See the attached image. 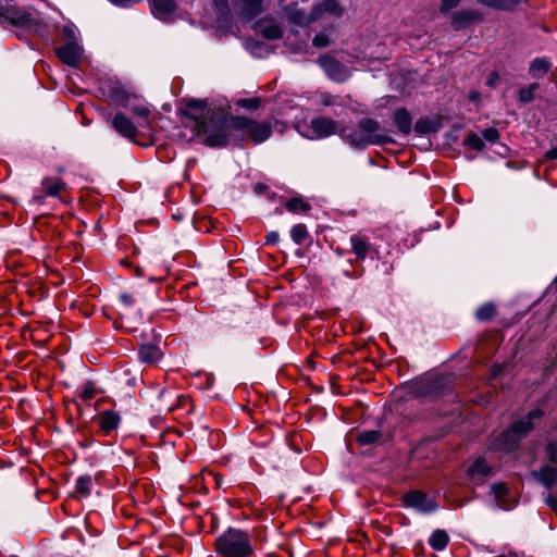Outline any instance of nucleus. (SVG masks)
<instances>
[{
    "instance_id": "obj_38",
    "label": "nucleus",
    "mask_w": 557,
    "mask_h": 557,
    "mask_svg": "<svg viewBox=\"0 0 557 557\" xmlns=\"http://www.w3.org/2000/svg\"><path fill=\"white\" fill-rule=\"evenodd\" d=\"M312 44L317 48H324L331 44V40L327 34L319 33L313 37Z\"/></svg>"
},
{
    "instance_id": "obj_49",
    "label": "nucleus",
    "mask_w": 557,
    "mask_h": 557,
    "mask_svg": "<svg viewBox=\"0 0 557 557\" xmlns=\"http://www.w3.org/2000/svg\"><path fill=\"white\" fill-rule=\"evenodd\" d=\"M470 101L474 103H479L481 100V92L478 90H471L468 95Z\"/></svg>"
},
{
    "instance_id": "obj_44",
    "label": "nucleus",
    "mask_w": 557,
    "mask_h": 557,
    "mask_svg": "<svg viewBox=\"0 0 557 557\" xmlns=\"http://www.w3.org/2000/svg\"><path fill=\"white\" fill-rule=\"evenodd\" d=\"M321 103L323 106H326V107L327 106H334V104H336V97H334L332 95H327V94L322 95L321 96Z\"/></svg>"
},
{
    "instance_id": "obj_53",
    "label": "nucleus",
    "mask_w": 557,
    "mask_h": 557,
    "mask_svg": "<svg viewBox=\"0 0 557 557\" xmlns=\"http://www.w3.org/2000/svg\"><path fill=\"white\" fill-rule=\"evenodd\" d=\"M553 284L557 287V276L555 277Z\"/></svg>"
},
{
    "instance_id": "obj_3",
    "label": "nucleus",
    "mask_w": 557,
    "mask_h": 557,
    "mask_svg": "<svg viewBox=\"0 0 557 557\" xmlns=\"http://www.w3.org/2000/svg\"><path fill=\"white\" fill-rule=\"evenodd\" d=\"M215 550L223 557H250L253 553L249 532L228 528L215 539Z\"/></svg>"
},
{
    "instance_id": "obj_23",
    "label": "nucleus",
    "mask_w": 557,
    "mask_h": 557,
    "mask_svg": "<svg viewBox=\"0 0 557 557\" xmlns=\"http://www.w3.org/2000/svg\"><path fill=\"white\" fill-rule=\"evenodd\" d=\"M263 0H237V4L240 8L243 14L249 17H253L261 13Z\"/></svg>"
},
{
    "instance_id": "obj_42",
    "label": "nucleus",
    "mask_w": 557,
    "mask_h": 557,
    "mask_svg": "<svg viewBox=\"0 0 557 557\" xmlns=\"http://www.w3.org/2000/svg\"><path fill=\"white\" fill-rule=\"evenodd\" d=\"M482 137L490 143H495L499 138V133L496 128L490 127L483 131Z\"/></svg>"
},
{
    "instance_id": "obj_30",
    "label": "nucleus",
    "mask_w": 557,
    "mask_h": 557,
    "mask_svg": "<svg viewBox=\"0 0 557 557\" xmlns=\"http://www.w3.org/2000/svg\"><path fill=\"white\" fill-rule=\"evenodd\" d=\"M496 313V308L493 304H484L480 306L475 311V318L479 321H488L491 320Z\"/></svg>"
},
{
    "instance_id": "obj_45",
    "label": "nucleus",
    "mask_w": 557,
    "mask_h": 557,
    "mask_svg": "<svg viewBox=\"0 0 557 557\" xmlns=\"http://www.w3.org/2000/svg\"><path fill=\"white\" fill-rule=\"evenodd\" d=\"M132 111L134 114L138 115V116H141V117H147L148 114H149V110L147 107H144V106H140V107H133L132 108Z\"/></svg>"
},
{
    "instance_id": "obj_19",
    "label": "nucleus",
    "mask_w": 557,
    "mask_h": 557,
    "mask_svg": "<svg viewBox=\"0 0 557 557\" xmlns=\"http://www.w3.org/2000/svg\"><path fill=\"white\" fill-rule=\"evenodd\" d=\"M138 356L140 361L153 363L160 360L162 352L160 348L153 344H143L139 347Z\"/></svg>"
},
{
    "instance_id": "obj_4",
    "label": "nucleus",
    "mask_w": 557,
    "mask_h": 557,
    "mask_svg": "<svg viewBox=\"0 0 557 557\" xmlns=\"http://www.w3.org/2000/svg\"><path fill=\"white\" fill-rule=\"evenodd\" d=\"M4 22L41 36L47 33V25L41 14L36 10L21 9L15 5H0V24Z\"/></svg>"
},
{
    "instance_id": "obj_13",
    "label": "nucleus",
    "mask_w": 557,
    "mask_h": 557,
    "mask_svg": "<svg viewBox=\"0 0 557 557\" xmlns=\"http://www.w3.org/2000/svg\"><path fill=\"white\" fill-rule=\"evenodd\" d=\"M111 126L121 136L134 140L137 135V127L135 124L123 113H117L111 121Z\"/></svg>"
},
{
    "instance_id": "obj_28",
    "label": "nucleus",
    "mask_w": 557,
    "mask_h": 557,
    "mask_svg": "<svg viewBox=\"0 0 557 557\" xmlns=\"http://www.w3.org/2000/svg\"><path fill=\"white\" fill-rule=\"evenodd\" d=\"M92 481L88 475L79 476L75 483V497H87L91 491Z\"/></svg>"
},
{
    "instance_id": "obj_35",
    "label": "nucleus",
    "mask_w": 557,
    "mask_h": 557,
    "mask_svg": "<svg viewBox=\"0 0 557 557\" xmlns=\"http://www.w3.org/2000/svg\"><path fill=\"white\" fill-rule=\"evenodd\" d=\"M236 104L240 108L247 109V110H256L261 104V99L258 97L249 98V99H239L237 100Z\"/></svg>"
},
{
    "instance_id": "obj_17",
    "label": "nucleus",
    "mask_w": 557,
    "mask_h": 557,
    "mask_svg": "<svg viewBox=\"0 0 557 557\" xmlns=\"http://www.w3.org/2000/svg\"><path fill=\"white\" fill-rule=\"evenodd\" d=\"M151 13L161 21L171 20L176 10L175 0H151Z\"/></svg>"
},
{
    "instance_id": "obj_34",
    "label": "nucleus",
    "mask_w": 557,
    "mask_h": 557,
    "mask_svg": "<svg viewBox=\"0 0 557 557\" xmlns=\"http://www.w3.org/2000/svg\"><path fill=\"white\" fill-rule=\"evenodd\" d=\"M282 29L277 25H269L263 27L262 35L263 37L274 40L282 37Z\"/></svg>"
},
{
    "instance_id": "obj_47",
    "label": "nucleus",
    "mask_w": 557,
    "mask_h": 557,
    "mask_svg": "<svg viewBox=\"0 0 557 557\" xmlns=\"http://www.w3.org/2000/svg\"><path fill=\"white\" fill-rule=\"evenodd\" d=\"M120 299L125 306H133L135 304L134 297L126 293L121 294Z\"/></svg>"
},
{
    "instance_id": "obj_10",
    "label": "nucleus",
    "mask_w": 557,
    "mask_h": 557,
    "mask_svg": "<svg viewBox=\"0 0 557 557\" xmlns=\"http://www.w3.org/2000/svg\"><path fill=\"white\" fill-rule=\"evenodd\" d=\"M343 13H344V9L339 5L338 1L323 0L319 3H317L312 8L307 21L317 22L326 15L333 16V17H339L343 15Z\"/></svg>"
},
{
    "instance_id": "obj_12",
    "label": "nucleus",
    "mask_w": 557,
    "mask_h": 557,
    "mask_svg": "<svg viewBox=\"0 0 557 557\" xmlns=\"http://www.w3.org/2000/svg\"><path fill=\"white\" fill-rule=\"evenodd\" d=\"M483 15L471 9L459 10L450 15V23L455 30L467 28L473 22H482Z\"/></svg>"
},
{
    "instance_id": "obj_37",
    "label": "nucleus",
    "mask_w": 557,
    "mask_h": 557,
    "mask_svg": "<svg viewBox=\"0 0 557 557\" xmlns=\"http://www.w3.org/2000/svg\"><path fill=\"white\" fill-rule=\"evenodd\" d=\"M463 0H442L440 5V12L447 14L451 10L456 9Z\"/></svg>"
},
{
    "instance_id": "obj_27",
    "label": "nucleus",
    "mask_w": 557,
    "mask_h": 557,
    "mask_svg": "<svg viewBox=\"0 0 557 557\" xmlns=\"http://www.w3.org/2000/svg\"><path fill=\"white\" fill-rule=\"evenodd\" d=\"M449 543V536L444 530H435L430 539L429 544L435 550H443Z\"/></svg>"
},
{
    "instance_id": "obj_11",
    "label": "nucleus",
    "mask_w": 557,
    "mask_h": 557,
    "mask_svg": "<svg viewBox=\"0 0 557 557\" xmlns=\"http://www.w3.org/2000/svg\"><path fill=\"white\" fill-rule=\"evenodd\" d=\"M66 188V183L58 177H45L41 181L40 194L34 195L35 203H42L46 197H60V193Z\"/></svg>"
},
{
    "instance_id": "obj_33",
    "label": "nucleus",
    "mask_w": 557,
    "mask_h": 557,
    "mask_svg": "<svg viewBox=\"0 0 557 557\" xmlns=\"http://www.w3.org/2000/svg\"><path fill=\"white\" fill-rule=\"evenodd\" d=\"M465 143L467 146H469L471 149L480 151L484 148V141L483 138L479 135L472 133L467 136L465 139Z\"/></svg>"
},
{
    "instance_id": "obj_41",
    "label": "nucleus",
    "mask_w": 557,
    "mask_h": 557,
    "mask_svg": "<svg viewBox=\"0 0 557 557\" xmlns=\"http://www.w3.org/2000/svg\"><path fill=\"white\" fill-rule=\"evenodd\" d=\"M546 455L550 462L557 465V442H549L547 444Z\"/></svg>"
},
{
    "instance_id": "obj_15",
    "label": "nucleus",
    "mask_w": 557,
    "mask_h": 557,
    "mask_svg": "<svg viewBox=\"0 0 557 557\" xmlns=\"http://www.w3.org/2000/svg\"><path fill=\"white\" fill-rule=\"evenodd\" d=\"M82 48L75 42H69L57 48L58 58L70 66H76L82 58Z\"/></svg>"
},
{
    "instance_id": "obj_8",
    "label": "nucleus",
    "mask_w": 557,
    "mask_h": 557,
    "mask_svg": "<svg viewBox=\"0 0 557 557\" xmlns=\"http://www.w3.org/2000/svg\"><path fill=\"white\" fill-rule=\"evenodd\" d=\"M319 64L325 74L333 81L342 83L349 78L351 71L330 54L319 58Z\"/></svg>"
},
{
    "instance_id": "obj_51",
    "label": "nucleus",
    "mask_w": 557,
    "mask_h": 557,
    "mask_svg": "<svg viewBox=\"0 0 557 557\" xmlns=\"http://www.w3.org/2000/svg\"><path fill=\"white\" fill-rule=\"evenodd\" d=\"M267 189V186L264 184L258 183L253 186V190L256 194H261Z\"/></svg>"
},
{
    "instance_id": "obj_46",
    "label": "nucleus",
    "mask_w": 557,
    "mask_h": 557,
    "mask_svg": "<svg viewBox=\"0 0 557 557\" xmlns=\"http://www.w3.org/2000/svg\"><path fill=\"white\" fill-rule=\"evenodd\" d=\"M280 240V235L277 232H270L269 234H267L265 236V242L267 244L269 245H275L277 244Z\"/></svg>"
},
{
    "instance_id": "obj_52",
    "label": "nucleus",
    "mask_w": 557,
    "mask_h": 557,
    "mask_svg": "<svg viewBox=\"0 0 557 557\" xmlns=\"http://www.w3.org/2000/svg\"><path fill=\"white\" fill-rule=\"evenodd\" d=\"M335 252H336L338 256H343V255H344V251H343V250H341L339 248H337V249L335 250Z\"/></svg>"
},
{
    "instance_id": "obj_43",
    "label": "nucleus",
    "mask_w": 557,
    "mask_h": 557,
    "mask_svg": "<svg viewBox=\"0 0 557 557\" xmlns=\"http://www.w3.org/2000/svg\"><path fill=\"white\" fill-rule=\"evenodd\" d=\"M499 81V74L496 72V71H493L487 79H486V85L491 88H494L496 87L497 83Z\"/></svg>"
},
{
    "instance_id": "obj_2",
    "label": "nucleus",
    "mask_w": 557,
    "mask_h": 557,
    "mask_svg": "<svg viewBox=\"0 0 557 557\" xmlns=\"http://www.w3.org/2000/svg\"><path fill=\"white\" fill-rule=\"evenodd\" d=\"M338 136L351 147L359 149L391 141L381 133L379 122L370 117L361 119L356 127L341 126Z\"/></svg>"
},
{
    "instance_id": "obj_18",
    "label": "nucleus",
    "mask_w": 557,
    "mask_h": 557,
    "mask_svg": "<svg viewBox=\"0 0 557 557\" xmlns=\"http://www.w3.org/2000/svg\"><path fill=\"white\" fill-rule=\"evenodd\" d=\"M532 475L546 487H552L557 482V469L550 466H543L540 470L533 471Z\"/></svg>"
},
{
    "instance_id": "obj_31",
    "label": "nucleus",
    "mask_w": 557,
    "mask_h": 557,
    "mask_svg": "<svg viewBox=\"0 0 557 557\" xmlns=\"http://www.w3.org/2000/svg\"><path fill=\"white\" fill-rule=\"evenodd\" d=\"M537 89H539V84H536V83L530 84L525 88H521L519 90V95H518L519 101H521L523 103L531 102L534 98V92Z\"/></svg>"
},
{
    "instance_id": "obj_24",
    "label": "nucleus",
    "mask_w": 557,
    "mask_h": 557,
    "mask_svg": "<svg viewBox=\"0 0 557 557\" xmlns=\"http://www.w3.org/2000/svg\"><path fill=\"white\" fill-rule=\"evenodd\" d=\"M480 4L498 10H512L527 0H476Z\"/></svg>"
},
{
    "instance_id": "obj_36",
    "label": "nucleus",
    "mask_w": 557,
    "mask_h": 557,
    "mask_svg": "<svg viewBox=\"0 0 557 557\" xmlns=\"http://www.w3.org/2000/svg\"><path fill=\"white\" fill-rule=\"evenodd\" d=\"M96 396V388L92 382H87L83 385L81 398L85 401L91 400Z\"/></svg>"
},
{
    "instance_id": "obj_7",
    "label": "nucleus",
    "mask_w": 557,
    "mask_h": 557,
    "mask_svg": "<svg viewBox=\"0 0 557 557\" xmlns=\"http://www.w3.org/2000/svg\"><path fill=\"white\" fill-rule=\"evenodd\" d=\"M404 504L413 508L420 513H431L438 508L435 497L425 494L422 491H411L404 495Z\"/></svg>"
},
{
    "instance_id": "obj_5",
    "label": "nucleus",
    "mask_w": 557,
    "mask_h": 557,
    "mask_svg": "<svg viewBox=\"0 0 557 557\" xmlns=\"http://www.w3.org/2000/svg\"><path fill=\"white\" fill-rule=\"evenodd\" d=\"M231 125L234 128L237 141L245 138L250 139L253 144L265 141L272 134V122H259L245 116H231Z\"/></svg>"
},
{
    "instance_id": "obj_32",
    "label": "nucleus",
    "mask_w": 557,
    "mask_h": 557,
    "mask_svg": "<svg viewBox=\"0 0 557 557\" xmlns=\"http://www.w3.org/2000/svg\"><path fill=\"white\" fill-rule=\"evenodd\" d=\"M381 437V434L379 431L372 430V431H362L358 434V441L359 443L363 445H369L372 443H375Z\"/></svg>"
},
{
    "instance_id": "obj_20",
    "label": "nucleus",
    "mask_w": 557,
    "mask_h": 557,
    "mask_svg": "<svg viewBox=\"0 0 557 557\" xmlns=\"http://www.w3.org/2000/svg\"><path fill=\"white\" fill-rule=\"evenodd\" d=\"M394 123L400 133L408 135L411 132L412 119L405 108L396 110Z\"/></svg>"
},
{
    "instance_id": "obj_39",
    "label": "nucleus",
    "mask_w": 557,
    "mask_h": 557,
    "mask_svg": "<svg viewBox=\"0 0 557 557\" xmlns=\"http://www.w3.org/2000/svg\"><path fill=\"white\" fill-rule=\"evenodd\" d=\"M309 14H306L302 11H294L290 14V21L298 24V25H308L311 22L307 21Z\"/></svg>"
},
{
    "instance_id": "obj_25",
    "label": "nucleus",
    "mask_w": 557,
    "mask_h": 557,
    "mask_svg": "<svg viewBox=\"0 0 557 557\" xmlns=\"http://www.w3.org/2000/svg\"><path fill=\"white\" fill-rule=\"evenodd\" d=\"M550 69V62L546 58L534 59L529 67V72L533 77L540 78L544 76Z\"/></svg>"
},
{
    "instance_id": "obj_14",
    "label": "nucleus",
    "mask_w": 557,
    "mask_h": 557,
    "mask_svg": "<svg viewBox=\"0 0 557 557\" xmlns=\"http://www.w3.org/2000/svg\"><path fill=\"white\" fill-rule=\"evenodd\" d=\"M121 423V416L114 410H103L97 418V424L103 435H110Z\"/></svg>"
},
{
    "instance_id": "obj_50",
    "label": "nucleus",
    "mask_w": 557,
    "mask_h": 557,
    "mask_svg": "<svg viewBox=\"0 0 557 557\" xmlns=\"http://www.w3.org/2000/svg\"><path fill=\"white\" fill-rule=\"evenodd\" d=\"M545 157L549 160H557V147H554L552 149H549L546 153H545Z\"/></svg>"
},
{
    "instance_id": "obj_29",
    "label": "nucleus",
    "mask_w": 557,
    "mask_h": 557,
    "mask_svg": "<svg viewBox=\"0 0 557 557\" xmlns=\"http://www.w3.org/2000/svg\"><path fill=\"white\" fill-rule=\"evenodd\" d=\"M290 237L297 245H301L309 237L308 228L305 224L299 223L292 227Z\"/></svg>"
},
{
    "instance_id": "obj_48",
    "label": "nucleus",
    "mask_w": 557,
    "mask_h": 557,
    "mask_svg": "<svg viewBox=\"0 0 557 557\" xmlns=\"http://www.w3.org/2000/svg\"><path fill=\"white\" fill-rule=\"evenodd\" d=\"M546 504L557 512V497L552 494H548L546 497Z\"/></svg>"
},
{
    "instance_id": "obj_9",
    "label": "nucleus",
    "mask_w": 557,
    "mask_h": 557,
    "mask_svg": "<svg viewBox=\"0 0 557 557\" xmlns=\"http://www.w3.org/2000/svg\"><path fill=\"white\" fill-rule=\"evenodd\" d=\"M311 134L309 138L320 139L325 138L334 134H338L339 127L336 121L331 117H314L310 122Z\"/></svg>"
},
{
    "instance_id": "obj_6",
    "label": "nucleus",
    "mask_w": 557,
    "mask_h": 557,
    "mask_svg": "<svg viewBox=\"0 0 557 557\" xmlns=\"http://www.w3.org/2000/svg\"><path fill=\"white\" fill-rule=\"evenodd\" d=\"M542 414L543 411L541 409H534L525 418L513 422L508 430L498 436L496 447L505 451L516 449L520 441L533 429V420L541 418Z\"/></svg>"
},
{
    "instance_id": "obj_1",
    "label": "nucleus",
    "mask_w": 557,
    "mask_h": 557,
    "mask_svg": "<svg viewBox=\"0 0 557 557\" xmlns=\"http://www.w3.org/2000/svg\"><path fill=\"white\" fill-rule=\"evenodd\" d=\"M185 127L208 147H223L236 143L237 138L231 125V116L221 110L208 108L207 101L191 99L183 109Z\"/></svg>"
},
{
    "instance_id": "obj_26",
    "label": "nucleus",
    "mask_w": 557,
    "mask_h": 557,
    "mask_svg": "<svg viewBox=\"0 0 557 557\" xmlns=\"http://www.w3.org/2000/svg\"><path fill=\"white\" fill-rule=\"evenodd\" d=\"M285 208L292 213H306L311 209V205L301 197H293L285 202Z\"/></svg>"
},
{
    "instance_id": "obj_40",
    "label": "nucleus",
    "mask_w": 557,
    "mask_h": 557,
    "mask_svg": "<svg viewBox=\"0 0 557 557\" xmlns=\"http://www.w3.org/2000/svg\"><path fill=\"white\" fill-rule=\"evenodd\" d=\"M211 2L221 15H227L230 13L227 0H211Z\"/></svg>"
},
{
    "instance_id": "obj_21",
    "label": "nucleus",
    "mask_w": 557,
    "mask_h": 557,
    "mask_svg": "<svg viewBox=\"0 0 557 557\" xmlns=\"http://www.w3.org/2000/svg\"><path fill=\"white\" fill-rule=\"evenodd\" d=\"M492 472V468L487 465L484 458L475 459L472 465L468 469V474L472 479H483L490 475Z\"/></svg>"
},
{
    "instance_id": "obj_22",
    "label": "nucleus",
    "mask_w": 557,
    "mask_h": 557,
    "mask_svg": "<svg viewBox=\"0 0 557 557\" xmlns=\"http://www.w3.org/2000/svg\"><path fill=\"white\" fill-rule=\"evenodd\" d=\"M492 493L494 494L497 506L502 509L508 510L512 508V504L507 500V487L503 483H497L492 486Z\"/></svg>"
},
{
    "instance_id": "obj_16",
    "label": "nucleus",
    "mask_w": 557,
    "mask_h": 557,
    "mask_svg": "<svg viewBox=\"0 0 557 557\" xmlns=\"http://www.w3.org/2000/svg\"><path fill=\"white\" fill-rule=\"evenodd\" d=\"M351 251L357 260L363 261L373 249L369 238L361 233L352 234L349 238Z\"/></svg>"
}]
</instances>
